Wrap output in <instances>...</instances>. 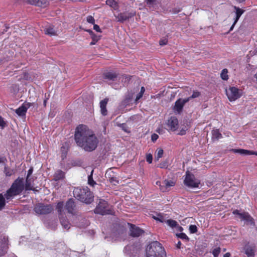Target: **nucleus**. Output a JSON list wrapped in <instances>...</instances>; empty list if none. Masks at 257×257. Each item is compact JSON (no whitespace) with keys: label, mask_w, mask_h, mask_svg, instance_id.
I'll list each match as a JSON object with an SVG mask.
<instances>
[{"label":"nucleus","mask_w":257,"mask_h":257,"mask_svg":"<svg viewBox=\"0 0 257 257\" xmlns=\"http://www.w3.org/2000/svg\"><path fill=\"white\" fill-rule=\"evenodd\" d=\"M74 138L77 146L87 152L94 151L98 143V140L93 132L83 124H80L77 127Z\"/></svg>","instance_id":"f257e3e1"},{"label":"nucleus","mask_w":257,"mask_h":257,"mask_svg":"<svg viewBox=\"0 0 257 257\" xmlns=\"http://www.w3.org/2000/svg\"><path fill=\"white\" fill-rule=\"evenodd\" d=\"M147 257H166V254L164 248L158 241H153L146 248Z\"/></svg>","instance_id":"f03ea898"},{"label":"nucleus","mask_w":257,"mask_h":257,"mask_svg":"<svg viewBox=\"0 0 257 257\" xmlns=\"http://www.w3.org/2000/svg\"><path fill=\"white\" fill-rule=\"evenodd\" d=\"M24 189L23 179L18 178L12 184L11 187L4 194L7 200H10L13 197L19 195Z\"/></svg>","instance_id":"7ed1b4c3"},{"label":"nucleus","mask_w":257,"mask_h":257,"mask_svg":"<svg viewBox=\"0 0 257 257\" xmlns=\"http://www.w3.org/2000/svg\"><path fill=\"white\" fill-rule=\"evenodd\" d=\"M73 195L76 199L86 204H90L93 200V196L87 187L83 189L75 188Z\"/></svg>","instance_id":"20e7f679"},{"label":"nucleus","mask_w":257,"mask_h":257,"mask_svg":"<svg viewBox=\"0 0 257 257\" xmlns=\"http://www.w3.org/2000/svg\"><path fill=\"white\" fill-rule=\"evenodd\" d=\"M34 210L37 214L45 215L51 213L53 210V207L51 204L40 203L35 205Z\"/></svg>","instance_id":"39448f33"},{"label":"nucleus","mask_w":257,"mask_h":257,"mask_svg":"<svg viewBox=\"0 0 257 257\" xmlns=\"http://www.w3.org/2000/svg\"><path fill=\"white\" fill-rule=\"evenodd\" d=\"M184 184L186 186L190 188L198 187L200 184V181L196 179L194 175L189 171L186 172V177L184 180Z\"/></svg>","instance_id":"423d86ee"},{"label":"nucleus","mask_w":257,"mask_h":257,"mask_svg":"<svg viewBox=\"0 0 257 257\" xmlns=\"http://www.w3.org/2000/svg\"><path fill=\"white\" fill-rule=\"evenodd\" d=\"M107 203L103 200H101L94 210L96 214L105 215L111 214V210L107 209Z\"/></svg>","instance_id":"0eeeda50"},{"label":"nucleus","mask_w":257,"mask_h":257,"mask_svg":"<svg viewBox=\"0 0 257 257\" xmlns=\"http://www.w3.org/2000/svg\"><path fill=\"white\" fill-rule=\"evenodd\" d=\"M135 15V13L125 12L119 13L117 15H114V17L116 21L123 23L124 21L133 17Z\"/></svg>","instance_id":"6e6552de"},{"label":"nucleus","mask_w":257,"mask_h":257,"mask_svg":"<svg viewBox=\"0 0 257 257\" xmlns=\"http://www.w3.org/2000/svg\"><path fill=\"white\" fill-rule=\"evenodd\" d=\"M226 95L230 101H234L240 96L239 90L235 87H231L226 90Z\"/></svg>","instance_id":"1a4fd4ad"},{"label":"nucleus","mask_w":257,"mask_h":257,"mask_svg":"<svg viewBox=\"0 0 257 257\" xmlns=\"http://www.w3.org/2000/svg\"><path fill=\"white\" fill-rule=\"evenodd\" d=\"M189 101V98L178 99L175 103L173 109L175 111L180 113L182 112L185 104Z\"/></svg>","instance_id":"9d476101"},{"label":"nucleus","mask_w":257,"mask_h":257,"mask_svg":"<svg viewBox=\"0 0 257 257\" xmlns=\"http://www.w3.org/2000/svg\"><path fill=\"white\" fill-rule=\"evenodd\" d=\"M233 214L237 215L241 220H243L251 224L253 223L252 218L247 212L240 213L238 210H235L233 211Z\"/></svg>","instance_id":"9b49d317"},{"label":"nucleus","mask_w":257,"mask_h":257,"mask_svg":"<svg viewBox=\"0 0 257 257\" xmlns=\"http://www.w3.org/2000/svg\"><path fill=\"white\" fill-rule=\"evenodd\" d=\"M65 209L68 213L73 215H76V204L73 199H69L66 203Z\"/></svg>","instance_id":"f8f14e48"},{"label":"nucleus","mask_w":257,"mask_h":257,"mask_svg":"<svg viewBox=\"0 0 257 257\" xmlns=\"http://www.w3.org/2000/svg\"><path fill=\"white\" fill-rule=\"evenodd\" d=\"M233 9L234 10V12L235 13V17L234 18V22L233 24L232 25L231 27L230 28L229 32L232 31L238 21L239 19L240 18V16L243 14L244 12V10L239 8V7H237L236 6H233Z\"/></svg>","instance_id":"ddd939ff"},{"label":"nucleus","mask_w":257,"mask_h":257,"mask_svg":"<svg viewBox=\"0 0 257 257\" xmlns=\"http://www.w3.org/2000/svg\"><path fill=\"white\" fill-rule=\"evenodd\" d=\"M169 129L172 131H175L178 128V120L175 116H171L167 123Z\"/></svg>","instance_id":"4468645a"},{"label":"nucleus","mask_w":257,"mask_h":257,"mask_svg":"<svg viewBox=\"0 0 257 257\" xmlns=\"http://www.w3.org/2000/svg\"><path fill=\"white\" fill-rule=\"evenodd\" d=\"M130 226L131 227L130 234L131 236L137 237L144 233V231L143 230L139 227L136 226L135 225L131 224Z\"/></svg>","instance_id":"2eb2a0df"},{"label":"nucleus","mask_w":257,"mask_h":257,"mask_svg":"<svg viewBox=\"0 0 257 257\" xmlns=\"http://www.w3.org/2000/svg\"><path fill=\"white\" fill-rule=\"evenodd\" d=\"M30 106V103H28L23 104L21 107L16 110V113L19 116H24L25 115L28 108Z\"/></svg>","instance_id":"dca6fc26"},{"label":"nucleus","mask_w":257,"mask_h":257,"mask_svg":"<svg viewBox=\"0 0 257 257\" xmlns=\"http://www.w3.org/2000/svg\"><path fill=\"white\" fill-rule=\"evenodd\" d=\"M108 101V98H105L100 102V107L101 113L105 116L107 114V110L106 109V105Z\"/></svg>","instance_id":"f3484780"},{"label":"nucleus","mask_w":257,"mask_h":257,"mask_svg":"<svg viewBox=\"0 0 257 257\" xmlns=\"http://www.w3.org/2000/svg\"><path fill=\"white\" fill-rule=\"evenodd\" d=\"M231 151L235 153H238L243 155H255L257 156V152L252 151H248L244 149H232Z\"/></svg>","instance_id":"a211bd4d"},{"label":"nucleus","mask_w":257,"mask_h":257,"mask_svg":"<svg viewBox=\"0 0 257 257\" xmlns=\"http://www.w3.org/2000/svg\"><path fill=\"white\" fill-rule=\"evenodd\" d=\"M59 218L60 223L62 226L66 229H69L70 228L71 224L66 217H64L63 215L60 216Z\"/></svg>","instance_id":"6ab92c4d"},{"label":"nucleus","mask_w":257,"mask_h":257,"mask_svg":"<svg viewBox=\"0 0 257 257\" xmlns=\"http://www.w3.org/2000/svg\"><path fill=\"white\" fill-rule=\"evenodd\" d=\"M65 173L62 170H57L54 176V180L55 181H58L60 180H62L64 178Z\"/></svg>","instance_id":"aec40b11"},{"label":"nucleus","mask_w":257,"mask_h":257,"mask_svg":"<svg viewBox=\"0 0 257 257\" xmlns=\"http://www.w3.org/2000/svg\"><path fill=\"white\" fill-rule=\"evenodd\" d=\"M245 253L248 257H254V247L252 246H247L245 248Z\"/></svg>","instance_id":"412c9836"},{"label":"nucleus","mask_w":257,"mask_h":257,"mask_svg":"<svg viewBox=\"0 0 257 257\" xmlns=\"http://www.w3.org/2000/svg\"><path fill=\"white\" fill-rule=\"evenodd\" d=\"M64 208L65 207H64V204L63 202H60L57 203L56 209L57 210L59 217L63 216Z\"/></svg>","instance_id":"4be33fe9"},{"label":"nucleus","mask_w":257,"mask_h":257,"mask_svg":"<svg viewBox=\"0 0 257 257\" xmlns=\"http://www.w3.org/2000/svg\"><path fill=\"white\" fill-rule=\"evenodd\" d=\"M117 77V75L115 73L108 72L104 74V78L109 80H114Z\"/></svg>","instance_id":"5701e85b"},{"label":"nucleus","mask_w":257,"mask_h":257,"mask_svg":"<svg viewBox=\"0 0 257 257\" xmlns=\"http://www.w3.org/2000/svg\"><path fill=\"white\" fill-rule=\"evenodd\" d=\"M45 34L49 36H56L57 35V31L54 29V28L49 27L46 28L44 30Z\"/></svg>","instance_id":"b1692460"},{"label":"nucleus","mask_w":257,"mask_h":257,"mask_svg":"<svg viewBox=\"0 0 257 257\" xmlns=\"http://www.w3.org/2000/svg\"><path fill=\"white\" fill-rule=\"evenodd\" d=\"M145 2L149 9L154 8L158 3V0H145Z\"/></svg>","instance_id":"393cba45"},{"label":"nucleus","mask_w":257,"mask_h":257,"mask_svg":"<svg viewBox=\"0 0 257 257\" xmlns=\"http://www.w3.org/2000/svg\"><path fill=\"white\" fill-rule=\"evenodd\" d=\"M106 4L114 10H116L118 9V5L114 0H106Z\"/></svg>","instance_id":"a878e982"},{"label":"nucleus","mask_w":257,"mask_h":257,"mask_svg":"<svg viewBox=\"0 0 257 257\" xmlns=\"http://www.w3.org/2000/svg\"><path fill=\"white\" fill-rule=\"evenodd\" d=\"M49 5V3L47 0H37L35 6L40 7L43 8L47 7Z\"/></svg>","instance_id":"bb28decb"},{"label":"nucleus","mask_w":257,"mask_h":257,"mask_svg":"<svg viewBox=\"0 0 257 257\" xmlns=\"http://www.w3.org/2000/svg\"><path fill=\"white\" fill-rule=\"evenodd\" d=\"M93 170L91 171L90 174L88 175V183L89 185L91 186H94L96 184V182L93 179Z\"/></svg>","instance_id":"cd10ccee"},{"label":"nucleus","mask_w":257,"mask_h":257,"mask_svg":"<svg viewBox=\"0 0 257 257\" xmlns=\"http://www.w3.org/2000/svg\"><path fill=\"white\" fill-rule=\"evenodd\" d=\"M26 190H35L33 187L31 185L30 179L27 178L25 186Z\"/></svg>","instance_id":"c85d7f7f"},{"label":"nucleus","mask_w":257,"mask_h":257,"mask_svg":"<svg viewBox=\"0 0 257 257\" xmlns=\"http://www.w3.org/2000/svg\"><path fill=\"white\" fill-rule=\"evenodd\" d=\"M6 197L2 194H0V211L2 210L6 205Z\"/></svg>","instance_id":"c756f323"},{"label":"nucleus","mask_w":257,"mask_h":257,"mask_svg":"<svg viewBox=\"0 0 257 257\" xmlns=\"http://www.w3.org/2000/svg\"><path fill=\"white\" fill-rule=\"evenodd\" d=\"M166 223L170 227L173 228L178 225L177 222L172 219H168L166 221Z\"/></svg>","instance_id":"7c9ffc66"},{"label":"nucleus","mask_w":257,"mask_h":257,"mask_svg":"<svg viewBox=\"0 0 257 257\" xmlns=\"http://www.w3.org/2000/svg\"><path fill=\"white\" fill-rule=\"evenodd\" d=\"M115 175L113 171L111 169H109L107 170L105 173V176L106 178H107L108 180L110 179L111 178L114 176Z\"/></svg>","instance_id":"2f4dec72"},{"label":"nucleus","mask_w":257,"mask_h":257,"mask_svg":"<svg viewBox=\"0 0 257 257\" xmlns=\"http://www.w3.org/2000/svg\"><path fill=\"white\" fill-rule=\"evenodd\" d=\"M163 185L165 186L166 188L173 186L175 185V183L171 180H165L163 182Z\"/></svg>","instance_id":"473e14b6"},{"label":"nucleus","mask_w":257,"mask_h":257,"mask_svg":"<svg viewBox=\"0 0 257 257\" xmlns=\"http://www.w3.org/2000/svg\"><path fill=\"white\" fill-rule=\"evenodd\" d=\"M227 72L228 71L226 69H224L222 70L220 76L223 80H227L228 79Z\"/></svg>","instance_id":"72a5a7b5"},{"label":"nucleus","mask_w":257,"mask_h":257,"mask_svg":"<svg viewBox=\"0 0 257 257\" xmlns=\"http://www.w3.org/2000/svg\"><path fill=\"white\" fill-rule=\"evenodd\" d=\"M212 137L216 139H218L221 136V134L218 130H213L212 132Z\"/></svg>","instance_id":"f704fd0d"},{"label":"nucleus","mask_w":257,"mask_h":257,"mask_svg":"<svg viewBox=\"0 0 257 257\" xmlns=\"http://www.w3.org/2000/svg\"><path fill=\"white\" fill-rule=\"evenodd\" d=\"M164 151L162 149H159L157 151L156 155L155 156V160L158 161L159 159L162 157Z\"/></svg>","instance_id":"c9c22d12"},{"label":"nucleus","mask_w":257,"mask_h":257,"mask_svg":"<svg viewBox=\"0 0 257 257\" xmlns=\"http://www.w3.org/2000/svg\"><path fill=\"white\" fill-rule=\"evenodd\" d=\"M200 94H201L200 92H199L198 91H197V90L193 91V93L191 95V96H190V97H187L186 98H189V101L191 99H193V98L198 97L200 95Z\"/></svg>","instance_id":"e433bc0d"},{"label":"nucleus","mask_w":257,"mask_h":257,"mask_svg":"<svg viewBox=\"0 0 257 257\" xmlns=\"http://www.w3.org/2000/svg\"><path fill=\"white\" fill-rule=\"evenodd\" d=\"M4 172L7 176H11L13 173V170L5 166Z\"/></svg>","instance_id":"4c0bfd02"},{"label":"nucleus","mask_w":257,"mask_h":257,"mask_svg":"<svg viewBox=\"0 0 257 257\" xmlns=\"http://www.w3.org/2000/svg\"><path fill=\"white\" fill-rule=\"evenodd\" d=\"M221 251L220 247H216L214 248L212 251V254L214 257H217Z\"/></svg>","instance_id":"58836bf2"},{"label":"nucleus","mask_w":257,"mask_h":257,"mask_svg":"<svg viewBox=\"0 0 257 257\" xmlns=\"http://www.w3.org/2000/svg\"><path fill=\"white\" fill-rule=\"evenodd\" d=\"M189 229L191 233H195L197 231V227L195 225H190Z\"/></svg>","instance_id":"ea45409f"},{"label":"nucleus","mask_w":257,"mask_h":257,"mask_svg":"<svg viewBox=\"0 0 257 257\" xmlns=\"http://www.w3.org/2000/svg\"><path fill=\"white\" fill-rule=\"evenodd\" d=\"M7 126V122L4 118L0 116V128L4 129Z\"/></svg>","instance_id":"a19ab883"},{"label":"nucleus","mask_w":257,"mask_h":257,"mask_svg":"<svg viewBox=\"0 0 257 257\" xmlns=\"http://www.w3.org/2000/svg\"><path fill=\"white\" fill-rule=\"evenodd\" d=\"M110 183H111L112 184L116 185L117 184H118V181L117 180V178L116 177V175L113 176V177L111 178L110 179L108 180Z\"/></svg>","instance_id":"79ce46f5"},{"label":"nucleus","mask_w":257,"mask_h":257,"mask_svg":"<svg viewBox=\"0 0 257 257\" xmlns=\"http://www.w3.org/2000/svg\"><path fill=\"white\" fill-rule=\"evenodd\" d=\"M176 235L179 238H180L182 239H186L187 240H189L188 237L184 233H180L179 234H177Z\"/></svg>","instance_id":"37998d69"},{"label":"nucleus","mask_w":257,"mask_h":257,"mask_svg":"<svg viewBox=\"0 0 257 257\" xmlns=\"http://www.w3.org/2000/svg\"><path fill=\"white\" fill-rule=\"evenodd\" d=\"M87 22L89 23L94 24L95 20L92 16H89L87 17Z\"/></svg>","instance_id":"c03bdc74"},{"label":"nucleus","mask_w":257,"mask_h":257,"mask_svg":"<svg viewBox=\"0 0 257 257\" xmlns=\"http://www.w3.org/2000/svg\"><path fill=\"white\" fill-rule=\"evenodd\" d=\"M120 127H121L122 130H123L124 132L126 133H130V131L128 129V127L127 126V125L124 124L122 123L121 124Z\"/></svg>","instance_id":"a18cd8bd"},{"label":"nucleus","mask_w":257,"mask_h":257,"mask_svg":"<svg viewBox=\"0 0 257 257\" xmlns=\"http://www.w3.org/2000/svg\"><path fill=\"white\" fill-rule=\"evenodd\" d=\"M146 160L150 164H151L152 162L153 156L151 154L147 155Z\"/></svg>","instance_id":"49530a36"},{"label":"nucleus","mask_w":257,"mask_h":257,"mask_svg":"<svg viewBox=\"0 0 257 257\" xmlns=\"http://www.w3.org/2000/svg\"><path fill=\"white\" fill-rule=\"evenodd\" d=\"M140 119V116L139 115H134L130 117V119L131 120L137 121Z\"/></svg>","instance_id":"de8ad7c7"},{"label":"nucleus","mask_w":257,"mask_h":257,"mask_svg":"<svg viewBox=\"0 0 257 257\" xmlns=\"http://www.w3.org/2000/svg\"><path fill=\"white\" fill-rule=\"evenodd\" d=\"M92 40L94 41L98 42V40L100 39V36L96 35L95 34H93V35H92L91 36Z\"/></svg>","instance_id":"09e8293b"},{"label":"nucleus","mask_w":257,"mask_h":257,"mask_svg":"<svg viewBox=\"0 0 257 257\" xmlns=\"http://www.w3.org/2000/svg\"><path fill=\"white\" fill-rule=\"evenodd\" d=\"M133 94H128L125 98L124 100V102L125 103H129L130 100L132 99Z\"/></svg>","instance_id":"8fccbe9b"},{"label":"nucleus","mask_w":257,"mask_h":257,"mask_svg":"<svg viewBox=\"0 0 257 257\" xmlns=\"http://www.w3.org/2000/svg\"><path fill=\"white\" fill-rule=\"evenodd\" d=\"M158 216V217H154V218L157 220L160 221L161 222H163L164 220L163 216L160 214H159Z\"/></svg>","instance_id":"3c124183"},{"label":"nucleus","mask_w":257,"mask_h":257,"mask_svg":"<svg viewBox=\"0 0 257 257\" xmlns=\"http://www.w3.org/2000/svg\"><path fill=\"white\" fill-rule=\"evenodd\" d=\"M159 138V136L156 134H153L151 136V140L153 142H155Z\"/></svg>","instance_id":"603ef678"},{"label":"nucleus","mask_w":257,"mask_h":257,"mask_svg":"<svg viewBox=\"0 0 257 257\" xmlns=\"http://www.w3.org/2000/svg\"><path fill=\"white\" fill-rule=\"evenodd\" d=\"M6 162H7V159L5 157H0V164L5 165Z\"/></svg>","instance_id":"864d4df0"},{"label":"nucleus","mask_w":257,"mask_h":257,"mask_svg":"<svg viewBox=\"0 0 257 257\" xmlns=\"http://www.w3.org/2000/svg\"><path fill=\"white\" fill-rule=\"evenodd\" d=\"M167 42H168L167 40L166 39H164L160 40L159 42V44L161 46H164V45H165L166 44H167Z\"/></svg>","instance_id":"5fc2aeb1"},{"label":"nucleus","mask_w":257,"mask_h":257,"mask_svg":"<svg viewBox=\"0 0 257 257\" xmlns=\"http://www.w3.org/2000/svg\"><path fill=\"white\" fill-rule=\"evenodd\" d=\"M93 29L94 30H95L96 32H101V30L99 27L98 25H96V24H94V25H93Z\"/></svg>","instance_id":"6e6d98bb"},{"label":"nucleus","mask_w":257,"mask_h":257,"mask_svg":"<svg viewBox=\"0 0 257 257\" xmlns=\"http://www.w3.org/2000/svg\"><path fill=\"white\" fill-rule=\"evenodd\" d=\"M167 166V162H163L160 164V167L161 168H166Z\"/></svg>","instance_id":"4d7b16f0"},{"label":"nucleus","mask_w":257,"mask_h":257,"mask_svg":"<svg viewBox=\"0 0 257 257\" xmlns=\"http://www.w3.org/2000/svg\"><path fill=\"white\" fill-rule=\"evenodd\" d=\"M26 1L30 4L36 5L37 0H26Z\"/></svg>","instance_id":"13d9d810"},{"label":"nucleus","mask_w":257,"mask_h":257,"mask_svg":"<svg viewBox=\"0 0 257 257\" xmlns=\"http://www.w3.org/2000/svg\"><path fill=\"white\" fill-rule=\"evenodd\" d=\"M143 94L141 93V92H139L138 94L137 95L136 98V102H137L138 100H139L142 96Z\"/></svg>","instance_id":"bf43d9fd"},{"label":"nucleus","mask_w":257,"mask_h":257,"mask_svg":"<svg viewBox=\"0 0 257 257\" xmlns=\"http://www.w3.org/2000/svg\"><path fill=\"white\" fill-rule=\"evenodd\" d=\"M172 11L174 14H177L181 11V9L180 8H175L173 9Z\"/></svg>","instance_id":"052dcab7"},{"label":"nucleus","mask_w":257,"mask_h":257,"mask_svg":"<svg viewBox=\"0 0 257 257\" xmlns=\"http://www.w3.org/2000/svg\"><path fill=\"white\" fill-rule=\"evenodd\" d=\"M33 173V168H30L28 171L27 178H29Z\"/></svg>","instance_id":"680f3d73"},{"label":"nucleus","mask_w":257,"mask_h":257,"mask_svg":"<svg viewBox=\"0 0 257 257\" xmlns=\"http://www.w3.org/2000/svg\"><path fill=\"white\" fill-rule=\"evenodd\" d=\"M185 132L186 131L184 129H182V130L180 131V132L179 133V134L180 135H183L185 134Z\"/></svg>","instance_id":"e2e57ef3"},{"label":"nucleus","mask_w":257,"mask_h":257,"mask_svg":"<svg viewBox=\"0 0 257 257\" xmlns=\"http://www.w3.org/2000/svg\"><path fill=\"white\" fill-rule=\"evenodd\" d=\"M181 245V241H179L176 244V247L177 248H180Z\"/></svg>","instance_id":"0e129e2a"},{"label":"nucleus","mask_w":257,"mask_h":257,"mask_svg":"<svg viewBox=\"0 0 257 257\" xmlns=\"http://www.w3.org/2000/svg\"><path fill=\"white\" fill-rule=\"evenodd\" d=\"M86 31L88 32L89 33V34L90 35V36H91L92 35H93V34H94L93 31L90 29L86 30Z\"/></svg>","instance_id":"69168bd1"},{"label":"nucleus","mask_w":257,"mask_h":257,"mask_svg":"<svg viewBox=\"0 0 257 257\" xmlns=\"http://www.w3.org/2000/svg\"><path fill=\"white\" fill-rule=\"evenodd\" d=\"M145 91V88L144 87H141V91H140V92H141V93H143L144 94V92Z\"/></svg>","instance_id":"338daca9"},{"label":"nucleus","mask_w":257,"mask_h":257,"mask_svg":"<svg viewBox=\"0 0 257 257\" xmlns=\"http://www.w3.org/2000/svg\"><path fill=\"white\" fill-rule=\"evenodd\" d=\"M230 254L229 252H227L224 254L223 257H230Z\"/></svg>","instance_id":"774afa93"}]
</instances>
